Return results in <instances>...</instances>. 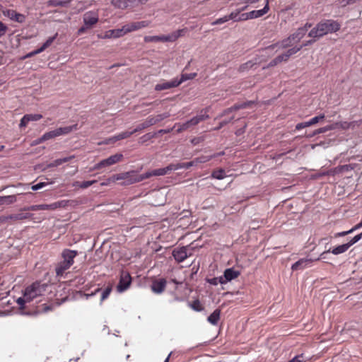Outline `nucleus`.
I'll return each mask as SVG.
<instances>
[{
	"instance_id": "f257e3e1",
	"label": "nucleus",
	"mask_w": 362,
	"mask_h": 362,
	"mask_svg": "<svg viewBox=\"0 0 362 362\" xmlns=\"http://www.w3.org/2000/svg\"><path fill=\"white\" fill-rule=\"evenodd\" d=\"M47 285L35 281L31 285L27 286L23 291L22 297H19L16 300V303L19 305L20 309L23 310L25 308V303H30L35 298L41 296L46 291Z\"/></svg>"
},
{
	"instance_id": "f03ea898",
	"label": "nucleus",
	"mask_w": 362,
	"mask_h": 362,
	"mask_svg": "<svg viewBox=\"0 0 362 362\" xmlns=\"http://www.w3.org/2000/svg\"><path fill=\"white\" fill-rule=\"evenodd\" d=\"M341 28V24L334 20L327 19L318 23L309 33L308 36L313 38L323 37L328 33H336Z\"/></svg>"
},
{
	"instance_id": "7ed1b4c3",
	"label": "nucleus",
	"mask_w": 362,
	"mask_h": 362,
	"mask_svg": "<svg viewBox=\"0 0 362 362\" xmlns=\"http://www.w3.org/2000/svg\"><path fill=\"white\" fill-rule=\"evenodd\" d=\"M119 181L122 186L130 185L144 180V174H139L136 170H130L111 176L110 181Z\"/></svg>"
},
{
	"instance_id": "20e7f679",
	"label": "nucleus",
	"mask_w": 362,
	"mask_h": 362,
	"mask_svg": "<svg viewBox=\"0 0 362 362\" xmlns=\"http://www.w3.org/2000/svg\"><path fill=\"white\" fill-rule=\"evenodd\" d=\"M123 158V155L122 153H116L110 156L106 159H103L100 160L99 163H96L92 168L93 170H98L103 167L110 166L114 165L118 162H119Z\"/></svg>"
},
{
	"instance_id": "39448f33",
	"label": "nucleus",
	"mask_w": 362,
	"mask_h": 362,
	"mask_svg": "<svg viewBox=\"0 0 362 362\" xmlns=\"http://www.w3.org/2000/svg\"><path fill=\"white\" fill-rule=\"evenodd\" d=\"M132 283V277L129 272L122 271L120 275V279L117 286L118 292L122 293L126 291Z\"/></svg>"
},
{
	"instance_id": "423d86ee",
	"label": "nucleus",
	"mask_w": 362,
	"mask_h": 362,
	"mask_svg": "<svg viewBox=\"0 0 362 362\" xmlns=\"http://www.w3.org/2000/svg\"><path fill=\"white\" fill-rule=\"evenodd\" d=\"M188 247L189 246H183L173 250L172 255L177 262H182L191 256L192 254L188 252Z\"/></svg>"
},
{
	"instance_id": "0eeeda50",
	"label": "nucleus",
	"mask_w": 362,
	"mask_h": 362,
	"mask_svg": "<svg viewBox=\"0 0 362 362\" xmlns=\"http://www.w3.org/2000/svg\"><path fill=\"white\" fill-rule=\"evenodd\" d=\"M170 171H175L173 163L168 165V166L162 168L153 170L152 171L146 172L144 174V180L151 177V176H161L168 174Z\"/></svg>"
},
{
	"instance_id": "6e6552de",
	"label": "nucleus",
	"mask_w": 362,
	"mask_h": 362,
	"mask_svg": "<svg viewBox=\"0 0 362 362\" xmlns=\"http://www.w3.org/2000/svg\"><path fill=\"white\" fill-rule=\"evenodd\" d=\"M268 11H269V4H268V0H267V4L264 6L263 8H262L260 10H254V11H252L248 13H243L242 17H243V19H246V21L249 20V19L257 18H259V17L264 16L265 13H267L268 12Z\"/></svg>"
},
{
	"instance_id": "1a4fd4ad",
	"label": "nucleus",
	"mask_w": 362,
	"mask_h": 362,
	"mask_svg": "<svg viewBox=\"0 0 362 362\" xmlns=\"http://www.w3.org/2000/svg\"><path fill=\"white\" fill-rule=\"evenodd\" d=\"M145 42H173L176 40L175 35H148L144 37Z\"/></svg>"
},
{
	"instance_id": "9d476101",
	"label": "nucleus",
	"mask_w": 362,
	"mask_h": 362,
	"mask_svg": "<svg viewBox=\"0 0 362 362\" xmlns=\"http://www.w3.org/2000/svg\"><path fill=\"white\" fill-rule=\"evenodd\" d=\"M349 247H350V244H349L348 243L338 245V246L334 247L332 250L329 249L328 250L323 252L320 255V257L317 259H325V255L327 253H329V252L332 253L334 255H338L342 254V253L346 252Z\"/></svg>"
},
{
	"instance_id": "9b49d317",
	"label": "nucleus",
	"mask_w": 362,
	"mask_h": 362,
	"mask_svg": "<svg viewBox=\"0 0 362 362\" xmlns=\"http://www.w3.org/2000/svg\"><path fill=\"white\" fill-rule=\"evenodd\" d=\"M83 20L86 28H90L98 23V15L94 11H88L83 15Z\"/></svg>"
},
{
	"instance_id": "f8f14e48",
	"label": "nucleus",
	"mask_w": 362,
	"mask_h": 362,
	"mask_svg": "<svg viewBox=\"0 0 362 362\" xmlns=\"http://www.w3.org/2000/svg\"><path fill=\"white\" fill-rule=\"evenodd\" d=\"M166 285V280L162 278L158 280L153 281L152 284L151 286V288L154 293L160 294L165 291Z\"/></svg>"
},
{
	"instance_id": "ddd939ff",
	"label": "nucleus",
	"mask_w": 362,
	"mask_h": 362,
	"mask_svg": "<svg viewBox=\"0 0 362 362\" xmlns=\"http://www.w3.org/2000/svg\"><path fill=\"white\" fill-rule=\"evenodd\" d=\"M78 252L76 250L64 249L62 252V258L63 262L72 266L74 262V258L77 256Z\"/></svg>"
},
{
	"instance_id": "4468645a",
	"label": "nucleus",
	"mask_w": 362,
	"mask_h": 362,
	"mask_svg": "<svg viewBox=\"0 0 362 362\" xmlns=\"http://www.w3.org/2000/svg\"><path fill=\"white\" fill-rule=\"evenodd\" d=\"M42 118L41 114H26L21 118L19 127L21 128L25 127L30 122L38 121Z\"/></svg>"
},
{
	"instance_id": "2eb2a0df",
	"label": "nucleus",
	"mask_w": 362,
	"mask_h": 362,
	"mask_svg": "<svg viewBox=\"0 0 362 362\" xmlns=\"http://www.w3.org/2000/svg\"><path fill=\"white\" fill-rule=\"evenodd\" d=\"M3 14L4 16L8 18L9 19L18 23H23L25 19L23 14L17 13L16 11L12 9H7L4 11Z\"/></svg>"
},
{
	"instance_id": "dca6fc26",
	"label": "nucleus",
	"mask_w": 362,
	"mask_h": 362,
	"mask_svg": "<svg viewBox=\"0 0 362 362\" xmlns=\"http://www.w3.org/2000/svg\"><path fill=\"white\" fill-rule=\"evenodd\" d=\"M177 86L178 84L177 82V78H174L170 81H163L160 83L156 84L155 86V90L157 91H161L163 90H167Z\"/></svg>"
},
{
	"instance_id": "f3484780",
	"label": "nucleus",
	"mask_w": 362,
	"mask_h": 362,
	"mask_svg": "<svg viewBox=\"0 0 362 362\" xmlns=\"http://www.w3.org/2000/svg\"><path fill=\"white\" fill-rule=\"evenodd\" d=\"M127 27V25H124V26H122V28L110 30L107 32H106L105 37L107 38H118L122 37L123 35L129 33L127 30H126Z\"/></svg>"
},
{
	"instance_id": "a211bd4d",
	"label": "nucleus",
	"mask_w": 362,
	"mask_h": 362,
	"mask_svg": "<svg viewBox=\"0 0 362 362\" xmlns=\"http://www.w3.org/2000/svg\"><path fill=\"white\" fill-rule=\"evenodd\" d=\"M294 43L295 42H293L292 38L289 35L287 38L267 47L266 49H273L275 47H278L279 49H286L287 47H291Z\"/></svg>"
},
{
	"instance_id": "6ab92c4d",
	"label": "nucleus",
	"mask_w": 362,
	"mask_h": 362,
	"mask_svg": "<svg viewBox=\"0 0 362 362\" xmlns=\"http://www.w3.org/2000/svg\"><path fill=\"white\" fill-rule=\"evenodd\" d=\"M240 274V272L234 269L233 268H228L224 271L223 275L222 276L224 283L226 284L228 281H230L235 278H237Z\"/></svg>"
},
{
	"instance_id": "aec40b11",
	"label": "nucleus",
	"mask_w": 362,
	"mask_h": 362,
	"mask_svg": "<svg viewBox=\"0 0 362 362\" xmlns=\"http://www.w3.org/2000/svg\"><path fill=\"white\" fill-rule=\"evenodd\" d=\"M33 214L30 213H18L14 214H11L9 216L0 218V219H2L3 221H8V220H12V221H21L24 219H28L32 218Z\"/></svg>"
},
{
	"instance_id": "412c9836",
	"label": "nucleus",
	"mask_w": 362,
	"mask_h": 362,
	"mask_svg": "<svg viewBox=\"0 0 362 362\" xmlns=\"http://www.w3.org/2000/svg\"><path fill=\"white\" fill-rule=\"evenodd\" d=\"M149 25V22L146 21H138V22H134L130 24H127V28L129 33L134 30H137L144 28L147 27Z\"/></svg>"
},
{
	"instance_id": "4be33fe9",
	"label": "nucleus",
	"mask_w": 362,
	"mask_h": 362,
	"mask_svg": "<svg viewBox=\"0 0 362 362\" xmlns=\"http://www.w3.org/2000/svg\"><path fill=\"white\" fill-rule=\"evenodd\" d=\"M71 266L65 262L60 261L57 263L55 267V272L57 276H62L65 272L68 270Z\"/></svg>"
},
{
	"instance_id": "5701e85b",
	"label": "nucleus",
	"mask_w": 362,
	"mask_h": 362,
	"mask_svg": "<svg viewBox=\"0 0 362 362\" xmlns=\"http://www.w3.org/2000/svg\"><path fill=\"white\" fill-rule=\"evenodd\" d=\"M77 129H78V124H74V125H71V126L59 127V128H57V129H56L54 130H55V132L57 134V136H62V135L68 134L70 132H71L72 131L77 130Z\"/></svg>"
},
{
	"instance_id": "b1692460",
	"label": "nucleus",
	"mask_w": 362,
	"mask_h": 362,
	"mask_svg": "<svg viewBox=\"0 0 362 362\" xmlns=\"http://www.w3.org/2000/svg\"><path fill=\"white\" fill-rule=\"evenodd\" d=\"M312 262V260L310 259H300L298 261L296 262L292 266L291 269L292 270H298V269H303L307 266Z\"/></svg>"
},
{
	"instance_id": "393cba45",
	"label": "nucleus",
	"mask_w": 362,
	"mask_h": 362,
	"mask_svg": "<svg viewBox=\"0 0 362 362\" xmlns=\"http://www.w3.org/2000/svg\"><path fill=\"white\" fill-rule=\"evenodd\" d=\"M245 8H243L242 9H237L233 12H231L229 15H228L229 21L232 20L234 22H239V21H246V19H243V17H242L241 11H243Z\"/></svg>"
},
{
	"instance_id": "a878e982",
	"label": "nucleus",
	"mask_w": 362,
	"mask_h": 362,
	"mask_svg": "<svg viewBox=\"0 0 362 362\" xmlns=\"http://www.w3.org/2000/svg\"><path fill=\"white\" fill-rule=\"evenodd\" d=\"M153 121L151 119V117L149 116L146 118V119L144 122L139 124L134 129H133V132L136 133V132H141L143 129H144L148 127L153 126Z\"/></svg>"
},
{
	"instance_id": "bb28decb",
	"label": "nucleus",
	"mask_w": 362,
	"mask_h": 362,
	"mask_svg": "<svg viewBox=\"0 0 362 362\" xmlns=\"http://www.w3.org/2000/svg\"><path fill=\"white\" fill-rule=\"evenodd\" d=\"M221 310L216 309L207 318L209 323L216 325L220 320Z\"/></svg>"
},
{
	"instance_id": "cd10ccee",
	"label": "nucleus",
	"mask_w": 362,
	"mask_h": 362,
	"mask_svg": "<svg viewBox=\"0 0 362 362\" xmlns=\"http://www.w3.org/2000/svg\"><path fill=\"white\" fill-rule=\"evenodd\" d=\"M305 29L303 28H298V30L290 35V37L292 38L293 42H298L305 35Z\"/></svg>"
},
{
	"instance_id": "c85d7f7f",
	"label": "nucleus",
	"mask_w": 362,
	"mask_h": 362,
	"mask_svg": "<svg viewBox=\"0 0 362 362\" xmlns=\"http://www.w3.org/2000/svg\"><path fill=\"white\" fill-rule=\"evenodd\" d=\"M17 201L16 195H8L0 197V205H8L15 203Z\"/></svg>"
},
{
	"instance_id": "c756f323",
	"label": "nucleus",
	"mask_w": 362,
	"mask_h": 362,
	"mask_svg": "<svg viewBox=\"0 0 362 362\" xmlns=\"http://www.w3.org/2000/svg\"><path fill=\"white\" fill-rule=\"evenodd\" d=\"M339 126V123H335L331 125H328L324 127L319 128L318 129L315 130L310 136H315L316 134L325 133L327 131L334 129Z\"/></svg>"
},
{
	"instance_id": "7c9ffc66",
	"label": "nucleus",
	"mask_w": 362,
	"mask_h": 362,
	"mask_svg": "<svg viewBox=\"0 0 362 362\" xmlns=\"http://www.w3.org/2000/svg\"><path fill=\"white\" fill-rule=\"evenodd\" d=\"M192 166H195L194 160L190 162H187V163H173L174 170H177L182 169V168L188 169Z\"/></svg>"
},
{
	"instance_id": "2f4dec72",
	"label": "nucleus",
	"mask_w": 362,
	"mask_h": 362,
	"mask_svg": "<svg viewBox=\"0 0 362 362\" xmlns=\"http://www.w3.org/2000/svg\"><path fill=\"white\" fill-rule=\"evenodd\" d=\"M67 201L62 200L57 202L52 203L50 204H47V210H54L57 208H63L66 206Z\"/></svg>"
},
{
	"instance_id": "473e14b6",
	"label": "nucleus",
	"mask_w": 362,
	"mask_h": 362,
	"mask_svg": "<svg viewBox=\"0 0 362 362\" xmlns=\"http://www.w3.org/2000/svg\"><path fill=\"white\" fill-rule=\"evenodd\" d=\"M197 73H190V74H182L181 75V77L180 78H177V84H178V86L183 82L186 81H188V80H191V79H193L196 76H197Z\"/></svg>"
},
{
	"instance_id": "72a5a7b5",
	"label": "nucleus",
	"mask_w": 362,
	"mask_h": 362,
	"mask_svg": "<svg viewBox=\"0 0 362 362\" xmlns=\"http://www.w3.org/2000/svg\"><path fill=\"white\" fill-rule=\"evenodd\" d=\"M211 177L217 180H223L226 177V171L223 169H218L213 171Z\"/></svg>"
},
{
	"instance_id": "f704fd0d",
	"label": "nucleus",
	"mask_w": 362,
	"mask_h": 362,
	"mask_svg": "<svg viewBox=\"0 0 362 362\" xmlns=\"http://www.w3.org/2000/svg\"><path fill=\"white\" fill-rule=\"evenodd\" d=\"M170 113L168 112H164V113H162V114H159L155 117L153 116H151V119H153V125L161 122L162 120L168 118L170 117Z\"/></svg>"
},
{
	"instance_id": "c9c22d12",
	"label": "nucleus",
	"mask_w": 362,
	"mask_h": 362,
	"mask_svg": "<svg viewBox=\"0 0 362 362\" xmlns=\"http://www.w3.org/2000/svg\"><path fill=\"white\" fill-rule=\"evenodd\" d=\"M213 158H214V156H202L194 159V162L195 163V165H197L199 163H204L208 162Z\"/></svg>"
},
{
	"instance_id": "e433bc0d",
	"label": "nucleus",
	"mask_w": 362,
	"mask_h": 362,
	"mask_svg": "<svg viewBox=\"0 0 362 362\" xmlns=\"http://www.w3.org/2000/svg\"><path fill=\"white\" fill-rule=\"evenodd\" d=\"M207 112H208V109L207 108L204 109L200 112V113L199 115H196L194 117L199 123L209 117Z\"/></svg>"
},
{
	"instance_id": "4c0bfd02",
	"label": "nucleus",
	"mask_w": 362,
	"mask_h": 362,
	"mask_svg": "<svg viewBox=\"0 0 362 362\" xmlns=\"http://www.w3.org/2000/svg\"><path fill=\"white\" fill-rule=\"evenodd\" d=\"M253 103V101H247L245 103L235 104L234 105L232 106V109H233L235 111H237L240 109L247 108L250 107Z\"/></svg>"
},
{
	"instance_id": "58836bf2",
	"label": "nucleus",
	"mask_w": 362,
	"mask_h": 362,
	"mask_svg": "<svg viewBox=\"0 0 362 362\" xmlns=\"http://www.w3.org/2000/svg\"><path fill=\"white\" fill-rule=\"evenodd\" d=\"M157 133H147L139 138V142L144 144L156 136Z\"/></svg>"
},
{
	"instance_id": "ea45409f",
	"label": "nucleus",
	"mask_w": 362,
	"mask_h": 362,
	"mask_svg": "<svg viewBox=\"0 0 362 362\" xmlns=\"http://www.w3.org/2000/svg\"><path fill=\"white\" fill-rule=\"evenodd\" d=\"M207 282L213 286H217L219 284H225L222 276H218V277H214L211 279H207Z\"/></svg>"
},
{
	"instance_id": "a19ab883",
	"label": "nucleus",
	"mask_w": 362,
	"mask_h": 362,
	"mask_svg": "<svg viewBox=\"0 0 362 362\" xmlns=\"http://www.w3.org/2000/svg\"><path fill=\"white\" fill-rule=\"evenodd\" d=\"M47 204H37V205H31L30 206L25 207L23 210L27 211H38V210H47Z\"/></svg>"
},
{
	"instance_id": "79ce46f5",
	"label": "nucleus",
	"mask_w": 362,
	"mask_h": 362,
	"mask_svg": "<svg viewBox=\"0 0 362 362\" xmlns=\"http://www.w3.org/2000/svg\"><path fill=\"white\" fill-rule=\"evenodd\" d=\"M324 118H325L324 114H320L317 116H315V117H313L312 119H310V120L307 121L308 126L310 127L311 125H313V124L319 122L320 121L322 120Z\"/></svg>"
},
{
	"instance_id": "37998d69",
	"label": "nucleus",
	"mask_w": 362,
	"mask_h": 362,
	"mask_svg": "<svg viewBox=\"0 0 362 362\" xmlns=\"http://www.w3.org/2000/svg\"><path fill=\"white\" fill-rule=\"evenodd\" d=\"M303 48V46H299V47H293L289 49H288L284 54H286V56L289 59V57L293 54H295L296 53H297L298 52H299L301 49Z\"/></svg>"
},
{
	"instance_id": "c03bdc74",
	"label": "nucleus",
	"mask_w": 362,
	"mask_h": 362,
	"mask_svg": "<svg viewBox=\"0 0 362 362\" xmlns=\"http://www.w3.org/2000/svg\"><path fill=\"white\" fill-rule=\"evenodd\" d=\"M133 134H134V132H133V130L131 132H127V131L123 132H121V133L115 135V139H118V141H119V140L124 139L126 138L129 137Z\"/></svg>"
},
{
	"instance_id": "a18cd8bd",
	"label": "nucleus",
	"mask_w": 362,
	"mask_h": 362,
	"mask_svg": "<svg viewBox=\"0 0 362 362\" xmlns=\"http://www.w3.org/2000/svg\"><path fill=\"white\" fill-rule=\"evenodd\" d=\"M111 4L116 8H124L127 6L126 3L123 0H112Z\"/></svg>"
},
{
	"instance_id": "49530a36",
	"label": "nucleus",
	"mask_w": 362,
	"mask_h": 362,
	"mask_svg": "<svg viewBox=\"0 0 362 362\" xmlns=\"http://www.w3.org/2000/svg\"><path fill=\"white\" fill-rule=\"evenodd\" d=\"M176 126L178 127L177 129L176 130L177 133H180L182 131H185V130L187 129L188 128H189V126L188 125L187 122H185V123H182V124L176 123L173 127L175 128Z\"/></svg>"
},
{
	"instance_id": "de8ad7c7",
	"label": "nucleus",
	"mask_w": 362,
	"mask_h": 362,
	"mask_svg": "<svg viewBox=\"0 0 362 362\" xmlns=\"http://www.w3.org/2000/svg\"><path fill=\"white\" fill-rule=\"evenodd\" d=\"M356 2L357 0H337V3L341 7H345L346 6L354 4Z\"/></svg>"
},
{
	"instance_id": "09e8293b",
	"label": "nucleus",
	"mask_w": 362,
	"mask_h": 362,
	"mask_svg": "<svg viewBox=\"0 0 362 362\" xmlns=\"http://www.w3.org/2000/svg\"><path fill=\"white\" fill-rule=\"evenodd\" d=\"M57 137L55 130H52L43 134V139L46 141Z\"/></svg>"
},
{
	"instance_id": "8fccbe9b",
	"label": "nucleus",
	"mask_w": 362,
	"mask_h": 362,
	"mask_svg": "<svg viewBox=\"0 0 362 362\" xmlns=\"http://www.w3.org/2000/svg\"><path fill=\"white\" fill-rule=\"evenodd\" d=\"M111 291H112L111 286H107L104 291H103L102 295H101V299H100L101 302L108 298V296H110V294L111 293Z\"/></svg>"
},
{
	"instance_id": "3c124183",
	"label": "nucleus",
	"mask_w": 362,
	"mask_h": 362,
	"mask_svg": "<svg viewBox=\"0 0 362 362\" xmlns=\"http://www.w3.org/2000/svg\"><path fill=\"white\" fill-rule=\"evenodd\" d=\"M58 34L56 33L54 36L52 37H49L43 44L42 45L44 46V47H45L46 49L47 47H49L52 43L54 42V40L57 38Z\"/></svg>"
},
{
	"instance_id": "603ef678",
	"label": "nucleus",
	"mask_w": 362,
	"mask_h": 362,
	"mask_svg": "<svg viewBox=\"0 0 362 362\" xmlns=\"http://www.w3.org/2000/svg\"><path fill=\"white\" fill-rule=\"evenodd\" d=\"M288 362H305V358L303 354L296 356Z\"/></svg>"
},
{
	"instance_id": "864d4df0",
	"label": "nucleus",
	"mask_w": 362,
	"mask_h": 362,
	"mask_svg": "<svg viewBox=\"0 0 362 362\" xmlns=\"http://www.w3.org/2000/svg\"><path fill=\"white\" fill-rule=\"evenodd\" d=\"M96 182H97V180H95L82 182L80 184V187L83 188V189L88 188V187L91 186Z\"/></svg>"
},
{
	"instance_id": "5fc2aeb1",
	"label": "nucleus",
	"mask_w": 362,
	"mask_h": 362,
	"mask_svg": "<svg viewBox=\"0 0 362 362\" xmlns=\"http://www.w3.org/2000/svg\"><path fill=\"white\" fill-rule=\"evenodd\" d=\"M228 21H229V18H228V15L227 16H224L223 17H221V18H219L216 19L213 23V25L222 24L223 23H226V22Z\"/></svg>"
},
{
	"instance_id": "6e6d98bb",
	"label": "nucleus",
	"mask_w": 362,
	"mask_h": 362,
	"mask_svg": "<svg viewBox=\"0 0 362 362\" xmlns=\"http://www.w3.org/2000/svg\"><path fill=\"white\" fill-rule=\"evenodd\" d=\"M46 185H47V183H46V182H39L36 185H33L31 187V189L33 191H37V190H39V189H42V187H45Z\"/></svg>"
},
{
	"instance_id": "4d7b16f0",
	"label": "nucleus",
	"mask_w": 362,
	"mask_h": 362,
	"mask_svg": "<svg viewBox=\"0 0 362 362\" xmlns=\"http://www.w3.org/2000/svg\"><path fill=\"white\" fill-rule=\"evenodd\" d=\"M354 231H355L354 230V227L352 228H351L350 230H346V231H342V232H339V233H337L334 235V237L335 238H337V237H342V236H345L348 234H350V233H352Z\"/></svg>"
},
{
	"instance_id": "13d9d810",
	"label": "nucleus",
	"mask_w": 362,
	"mask_h": 362,
	"mask_svg": "<svg viewBox=\"0 0 362 362\" xmlns=\"http://www.w3.org/2000/svg\"><path fill=\"white\" fill-rule=\"evenodd\" d=\"M362 238L361 234H358L355 235L354 238H352L349 242H348L349 244H350V247L356 243L358 241H359Z\"/></svg>"
},
{
	"instance_id": "bf43d9fd",
	"label": "nucleus",
	"mask_w": 362,
	"mask_h": 362,
	"mask_svg": "<svg viewBox=\"0 0 362 362\" xmlns=\"http://www.w3.org/2000/svg\"><path fill=\"white\" fill-rule=\"evenodd\" d=\"M233 117H230L229 119H225V120H223L221 121L220 123H219V125L215 128L216 130H218L220 129L221 128H222L223 127H224L225 125H226L227 124H228L229 122H230L233 119Z\"/></svg>"
},
{
	"instance_id": "052dcab7",
	"label": "nucleus",
	"mask_w": 362,
	"mask_h": 362,
	"mask_svg": "<svg viewBox=\"0 0 362 362\" xmlns=\"http://www.w3.org/2000/svg\"><path fill=\"white\" fill-rule=\"evenodd\" d=\"M308 127H309V126H308V122L306 121V122L298 123L296 126V129L300 130V129H304Z\"/></svg>"
},
{
	"instance_id": "680f3d73",
	"label": "nucleus",
	"mask_w": 362,
	"mask_h": 362,
	"mask_svg": "<svg viewBox=\"0 0 362 362\" xmlns=\"http://www.w3.org/2000/svg\"><path fill=\"white\" fill-rule=\"evenodd\" d=\"M7 30V26L0 21V37L5 35Z\"/></svg>"
},
{
	"instance_id": "e2e57ef3",
	"label": "nucleus",
	"mask_w": 362,
	"mask_h": 362,
	"mask_svg": "<svg viewBox=\"0 0 362 362\" xmlns=\"http://www.w3.org/2000/svg\"><path fill=\"white\" fill-rule=\"evenodd\" d=\"M254 65L253 63H252L251 62H248L244 64H243L241 66H240V71H245V69H247V68H250L252 67V66Z\"/></svg>"
},
{
	"instance_id": "0e129e2a",
	"label": "nucleus",
	"mask_w": 362,
	"mask_h": 362,
	"mask_svg": "<svg viewBox=\"0 0 362 362\" xmlns=\"http://www.w3.org/2000/svg\"><path fill=\"white\" fill-rule=\"evenodd\" d=\"M276 57H277V61H279V63H281L282 62H286L288 59V58L286 56V54L284 53L279 54Z\"/></svg>"
},
{
	"instance_id": "69168bd1",
	"label": "nucleus",
	"mask_w": 362,
	"mask_h": 362,
	"mask_svg": "<svg viewBox=\"0 0 362 362\" xmlns=\"http://www.w3.org/2000/svg\"><path fill=\"white\" fill-rule=\"evenodd\" d=\"M187 122L189 127L199 124L198 121L196 119V118L194 117H193L192 119L187 120Z\"/></svg>"
},
{
	"instance_id": "338daca9",
	"label": "nucleus",
	"mask_w": 362,
	"mask_h": 362,
	"mask_svg": "<svg viewBox=\"0 0 362 362\" xmlns=\"http://www.w3.org/2000/svg\"><path fill=\"white\" fill-rule=\"evenodd\" d=\"M62 165L61 163V161L59 160V159H56L55 160H54L52 163H49L48 165V167L49 168H54V167H57V166H59Z\"/></svg>"
},
{
	"instance_id": "774afa93",
	"label": "nucleus",
	"mask_w": 362,
	"mask_h": 362,
	"mask_svg": "<svg viewBox=\"0 0 362 362\" xmlns=\"http://www.w3.org/2000/svg\"><path fill=\"white\" fill-rule=\"evenodd\" d=\"M118 139H115V135L112 136V137H110L108 139H107L105 141H104V144H113L116 141H117Z\"/></svg>"
}]
</instances>
